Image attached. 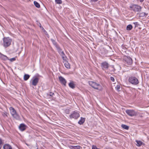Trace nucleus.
I'll list each match as a JSON object with an SVG mask.
<instances>
[{
    "label": "nucleus",
    "instance_id": "obj_1",
    "mask_svg": "<svg viewBox=\"0 0 149 149\" xmlns=\"http://www.w3.org/2000/svg\"><path fill=\"white\" fill-rule=\"evenodd\" d=\"M12 40L9 37L3 38V46L5 47L9 46L11 44Z\"/></svg>",
    "mask_w": 149,
    "mask_h": 149
},
{
    "label": "nucleus",
    "instance_id": "obj_2",
    "mask_svg": "<svg viewBox=\"0 0 149 149\" xmlns=\"http://www.w3.org/2000/svg\"><path fill=\"white\" fill-rule=\"evenodd\" d=\"M128 81L129 82L133 85H136L139 83L138 79L135 77L131 76L129 77Z\"/></svg>",
    "mask_w": 149,
    "mask_h": 149
},
{
    "label": "nucleus",
    "instance_id": "obj_3",
    "mask_svg": "<svg viewBox=\"0 0 149 149\" xmlns=\"http://www.w3.org/2000/svg\"><path fill=\"white\" fill-rule=\"evenodd\" d=\"M80 117L79 113L77 111H73L69 116L70 118L71 119H77Z\"/></svg>",
    "mask_w": 149,
    "mask_h": 149
},
{
    "label": "nucleus",
    "instance_id": "obj_4",
    "mask_svg": "<svg viewBox=\"0 0 149 149\" xmlns=\"http://www.w3.org/2000/svg\"><path fill=\"white\" fill-rule=\"evenodd\" d=\"M89 84L91 86L95 89H99L101 87L100 84H97L96 82L93 81H89Z\"/></svg>",
    "mask_w": 149,
    "mask_h": 149
},
{
    "label": "nucleus",
    "instance_id": "obj_5",
    "mask_svg": "<svg viewBox=\"0 0 149 149\" xmlns=\"http://www.w3.org/2000/svg\"><path fill=\"white\" fill-rule=\"evenodd\" d=\"M131 10L135 12H139L141 10V8L140 6L134 4L130 7Z\"/></svg>",
    "mask_w": 149,
    "mask_h": 149
},
{
    "label": "nucleus",
    "instance_id": "obj_6",
    "mask_svg": "<svg viewBox=\"0 0 149 149\" xmlns=\"http://www.w3.org/2000/svg\"><path fill=\"white\" fill-rule=\"evenodd\" d=\"M126 113L129 116L132 117L137 115V112L133 110H127L126 111Z\"/></svg>",
    "mask_w": 149,
    "mask_h": 149
},
{
    "label": "nucleus",
    "instance_id": "obj_7",
    "mask_svg": "<svg viewBox=\"0 0 149 149\" xmlns=\"http://www.w3.org/2000/svg\"><path fill=\"white\" fill-rule=\"evenodd\" d=\"M109 66V64L106 61L103 62L101 63V67L103 70H107Z\"/></svg>",
    "mask_w": 149,
    "mask_h": 149
},
{
    "label": "nucleus",
    "instance_id": "obj_8",
    "mask_svg": "<svg viewBox=\"0 0 149 149\" xmlns=\"http://www.w3.org/2000/svg\"><path fill=\"white\" fill-rule=\"evenodd\" d=\"M124 61L128 65H131L132 63V60L130 56H127L124 59Z\"/></svg>",
    "mask_w": 149,
    "mask_h": 149
},
{
    "label": "nucleus",
    "instance_id": "obj_9",
    "mask_svg": "<svg viewBox=\"0 0 149 149\" xmlns=\"http://www.w3.org/2000/svg\"><path fill=\"white\" fill-rule=\"evenodd\" d=\"M59 79L62 84L66 86L67 81L62 76H60L59 77Z\"/></svg>",
    "mask_w": 149,
    "mask_h": 149
},
{
    "label": "nucleus",
    "instance_id": "obj_10",
    "mask_svg": "<svg viewBox=\"0 0 149 149\" xmlns=\"http://www.w3.org/2000/svg\"><path fill=\"white\" fill-rule=\"evenodd\" d=\"M39 81V79L37 77H36L32 81V84L34 86L37 85Z\"/></svg>",
    "mask_w": 149,
    "mask_h": 149
},
{
    "label": "nucleus",
    "instance_id": "obj_11",
    "mask_svg": "<svg viewBox=\"0 0 149 149\" xmlns=\"http://www.w3.org/2000/svg\"><path fill=\"white\" fill-rule=\"evenodd\" d=\"M26 127V126L24 124H21L19 126V130L22 131L25 130Z\"/></svg>",
    "mask_w": 149,
    "mask_h": 149
},
{
    "label": "nucleus",
    "instance_id": "obj_12",
    "mask_svg": "<svg viewBox=\"0 0 149 149\" xmlns=\"http://www.w3.org/2000/svg\"><path fill=\"white\" fill-rule=\"evenodd\" d=\"M0 57L2 60L4 61H6L9 59V58L6 55L2 54L0 52Z\"/></svg>",
    "mask_w": 149,
    "mask_h": 149
},
{
    "label": "nucleus",
    "instance_id": "obj_13",
    "mask_svg": "<svg viewBox=\"0 0 149 149\" xmlns=\"http://www.w3.org/2000/svg\"><path fill=\"white\" fill-rule=\"evenodd\" d=\"M4 149H12L11 146L8 144H5L3 146Z\"/></svg>",
    "mask_w": 149,
    "mask_h": 149
},
{
    "label": "nucleus",
    "instance_id": "obj_14",
    "mask_svg": "<svg viewBox=\"0 0 149 149\" xmlns=\"http://www.w3.org/2000/svg\"><path fill=\"white\" fill-rule=\"evenodd\" d=\"M85 121L84 118L81 117L78 123L80 125H82L84 122Z\"/></svg>",
    "mask_w": 149,
    "mask_h": 149
},
{
    "label": "nucleus",
    "instance_id": "obj_15",
    "mask_svg": "<svg viewBox=\"0 0 149 149\" xmlns=\"http://www.w3.org/2000/svg\"><path fill=\"white\" fill-rule=\"evenodd\" d=\"M10 113L12 115H14V114L16 112L14 109L12 107H10Z\"/></svg>",
    "mask_w": 149,
    "mask_h": 149
},
{
    "label": "nucleus",
    "instance_id": "obj_16",
    "mask_svg": "<svg viewBox=\"0 0 149 149\" xmlns=\"http://www.w3.org/2000/svg\"><path fill=\"white\" fill-rule=\"evenodd\" d=\"M136 142L137 143L136 145L138 146H140L143 144H144V143L140 141L136 140Z\"/></svg>",
    "mask_w": 149,
    "mask_h": 149
},
{
    "label": "nucleus",
    "instance_id": "obj_17",
    "mask_svg": "<svg viewBox=\"0 0 149 149\" xmlns=\"http://www.w3.org/2000/svg\"><path fill=\"white\" fill-rule=\"evenodd\" d=\"M70 148L71 149H80L81 146H70Z\"/></svg>",
    "mask_w": 149,
    "mask_h": 149
},
{
    "label": "nucleus",
    "instance_id": "obj_18",
    "mask_svg": "<svg viewBox=\"0 0 149 149\" xmlns=\"http://www.w3.org/2000/svg\"><path fill=\"white\" fill-rule=\"evenodd\" d=\"M68 85L72 89H74L75 88V84L72 81H71L69 84Z\"/></svg>",
    "mask_w": 149,
    "mask_h": 149
},
{
    "label": "nucleus",
    "instance_id": "obj_19",
    "mask_svg": "<svg viewBox=\"0 0 149 149\" xmlns=\"http://www.w3.org/2000/svg\"><path fill=\"white\" fill-rule=\"evenodd\" d=\"M148 15V13H145L143 12L139 13V15L140 17H143L145 16L146 17Z\"/></svg>",
    "mask_w": 149,
    "mask_h": 149
},
{
    "label": "nucleus",
    "instance_id": "obj_20",
    "mask_svg": "<svg viewBox=\"0 0 149 149\" xmlns=\"http://www.w3.org/2000/svg\"><path fill=\"white\" fill-rule=\"evenodd\" d=\"M64 65L65 67L68 69L70 68V65L69 63H68L67 61H65V62L64 63Z\"/></svg>",
    "mask_w": 149,
    "mask_h": 149
},
{
    "label": "nucleus",
    "instance_id": "obj_21",
    "mask_svg": "<svg viewBox=\"0 0 149 149\" xmlns=\"http://www.w3.org/2000/svg\"><path fill=\"white\" fill-rule=\"evenodd\" d=\"M30 77V76L28 74H25L24 75V79L25 81H26L29 79Z\"/></svg>",
    "mask_w": 149,
    "mask_h": 149
},
{
    "label": "nucleus",
    "instance_id": "obj_22",
    "mask_svg": "<svg viewBox=\"0 0 149 149\" xmlns=\"http://www.w3.org/2000/svg\"><path fill=\"white\" fill-rule=\"evenodd\" d=\"M12 116L14 118L16 119H18L19 118V116L16 112Z\"/></svg>",
    "mask_w": 149,
    "mask_h": 149
},
{
    "label": "nucleus",
    "instance_id": "obj_23",
    "mask_svg": "<svg viewBox=\"0 0 149 149\" xmlns=\"http://www.w3.org/2000/svg\"><path fill=\"white\" fill-rule=\"evenodd\" d=\"M55 47L56 48V49L59 54L61 52L63 51H62V49H61V47L59 45H58Z\"/></svg>",
    "mask_w": 149,
    "mask_h": 149
},
{
    "label": "nucleus",
    "instance_id": "obj_24",
    "mask_svg": "<svg viewBox=\"0 0 149 149\" xmlns=\"http://www.w3.org/2000/svg\"><path fill=\"white\" fill-rule=\"evenodd\" d=\"M51 40L53 44L54 45V46L55 47L58 45L57 44L56 42L55 41V40L52 39H51Z\"/></svg>",
    "mask_w": 149,
    "mask_h": 149
},
{
    "label": "nucleus",
    "instance_id": "obj_25",
    "mask_svg": "<svg viewBox=\"0 0 149 149\" xmlns=\"http://www.w3.org/2000/svg\"><path fill=\"white\" fill-rule=\"evenodd\" d=\"M121 127L123 129L128 130L129 129V127L127 125L124 124H122L121 125Z\"/></svg>",
    "mask_w": 149,
    "mask_h": 149
},
{
    "label": "nucleus",
    "instance_id": "obj_26",
    "mask_svg": "<svg viewBox=\"0 0 149 149\" xmlns=\"http://www.w3.org/2000/svg\"><path fill=\"white\" fill-rule=\"evenodd\" d=\"M132 28V26L131 24H129L128 25L126 28V29L127 30L130 31L131 30Z\"/></svg>",
    "mask_w": 149,
    "mask_h": 149
},
{
    "label": "nucleus",
    "instance_id": "obj_27",
    "mask_svg": "<svg viewBox=\"0 0 149 149\" xmlns=\"http://www.w3.org/2000/svg\"><path fill=\"white\" fill-rule=\"evenodd\" d=\"M34 3L35 6L38 8H40V6L39 4L36 1L34 2Z\"/></svg>",
    "mask_w": 149,
    "mask_h": 149
},
{
    "label": "nucleus",
    "instance_id": "obj_28",
    "mask_svg": "<svg viewBox=\"0 0 149 149\" xmlns=\"http://www.w3.org/2000/svg\"><path fill=\"white\" fill-rule=\"evenodd\" d=\"M3 144V142L2 139L0 138V149L1 148L2 145Z\"/></svg>",
    "mask_w": 149,
    "mask_h": 149
},
{
    "label": "nucleus",
    "instance_id": "obj_29",
    "mask_svg": "<svg viewBox=\"0 0 149 149\" xmlns=\"http://www.w3.org/2000/svg\"><path fill=\"white\" fill-rule=\"evenodd\" d=\"M56 3L58 4H61L62 3L61 0H55Z\"/></svg>",
    "mask_w": 149,
    "mask_h": 149
},
{
    "label": "nucleus",
    "instance_id": "obj_30",
    "mask_svg": "<svg viewBox=\"0 0 149 149\" xmlns=\"http://www.w3.org/2000/svg\"><path fill=\"white\" fill-rule=\"evenodd\" d=\"M133 24H134L135 25V27H138L139 26V24L138 23V22H135L133 23Z\"/></svg>",
    "mask_w": 149,
    "mask_h": 149
},
{
    "label": "nucleus",
    "instance_id": "obj_31",
    "mask_svg": "<svg viewBox=\"0 0 149 149\" xmlns=\"http://www.w3.org/2000/svg\"><path fill=\"white\" fill-rule=\"evenodd\" d=\"M59 54L62 56V57L65 56V55L63 51L62 52L60 53H59Z\"/></svg>",
    "mask_w": 149,
    "mask_h": 149
},
{
    "label": "nucleus",
    "instance_id": "obj_32",
    "mask_svg": "<svg viewBox=\"0 0 149 149\" xmlns=\"http://www.w3.org/2000/svg\"><path fill=\"white\" fill-rule=\"evenodd\" d=\"M8 60H9L11 62H13L15 61L16 60V58L15 57L13 58L10 59H9Z\"/></svg>",
    "mask_w": 149,
    "mask_h": 149
},
{
    "label": "nucleus",
    "instance_id": "obj_33",
    "mask_svg": "<svg viewBox=\"0 0 149 149\" xmlns=\"http://www.w3.org/2000/svg\"><path fill=\"white\" fill-rule=\"evenodd\" d=\"M40 27L43 30V31L44 32H46V31L44 29V28L43 27L41 26V24L40 23Z\"/></svg>",
    "mask_w": 149,
    "mask_h": 149
},
{
    "label": "nucleus",
    "instance_id": "obj_34",
    "mask_svg": "<svg viewBox=\"0 0 149 149\" xmlns=\"http://www.w3.org/2000/svg\"><path fill=\"white\" fill-rule=\"evenodd\" d=\"M116 90L118 91H119V89L120 88V85H118L116 87Z\"/></svg>",
    "mask_w": 149,
    "mask_h": 149
},
{
    "label": "nucleus",
    "instance_id": "obj_35",
    "mask_svg": "<svg viewBox=\"0 0 149 149\" xmlns=\"http://www.w3.org/2000/svg\"><path fill=\"white\" fill-rule=\"evenodd\" d=\"M65 112L67 114H69L70 112V110L68 109H66L65 111Z\"/></svg>",
    "mask_w": 149,
    "mask_h": 149
},
{
    "label": "nucleus",
    "instance_id": "obj_36",
    "mask_svg": "<svg viewBox=\"0 0 149 149\" xmlns=\"http://www.w3.org/2000/svg\"><path fill=\"white\" fill-rule=\"evenodd\" d=\"M54 95V93L52 92H50L49 93V95L50 96H53Z\"/></svg>",
    "mask_w": 149,
    "mask_h": 149
},
{
    "label": "nucleus",
    "instance_id": "obj_37",
    "mask_svg": "<svg viewBox=\"0 0 149 149\" xmlns=\"http://www.w3.org/2000/svg\"><path fill=\"white\" fill-rule=\"evenodd\" d=\"M62 58L65 61H66L67 57L66 56H65L62 57Z\"/></svg>",
    "mask_w": 149,
    "mask_h": 149
},
{
    "label": "nucleus",
    "instance_id": "obj_38",
    "mask_svg": "<svg viewBox=\"0 0 149 149\" xmlns=\"http://www.w3.org/2000/svg\"><path fill=\"white\" fill-rule=\"evenodd\" d=\"M92 149H98V148L95 146L93 145L92 147Z\"/></svg>",
    "mask_w": 149,
    "mask_h": 149
},
{
    "label": "nucleus",
    "instance_id": "obj_39",
    "mask_svg": "<svg viewBox=\"0 0 149 149\" xmlns=\"http://www.w3.org/2000/svg\"><path fill=\"white\" fill-rule=\"evenodd\" d=\"M110 79L112 81H114L115 80L114 77H110Z\"/></svg>",
    "mask_w": 149,
    "mask_h": 149
},
{
    "label": "nucleus",
    "instance_id": "obj_40",
    "mask_svg": "<svg viewBox=\"0 0 149 149\" xmlns=\"http://www.w3.org/2000/svg\"><path fill=\"white\" fill-rule=\"evenodd\" d=\"M92 1H98V0H91Z\"/></svg>",
    "mask_w": 149,
    "mask_h": 149
},
{
    "label": "nucleus",
    "instance_id": "obj_41",
    "mask_svg": "<svg viewBox=\"0 0 149 149\" xmlns=\"http://www.w3.org/2000/svg\"><path fill=\"white\" fill-rule=\"evenodd\" d=\"M5 114V115L6 116H7V115L6 114Z\"/></svg>",
    "mask_w": 149,
    "mask_h": 149
},
{
    "label": "nucleus",
    "instance_id": "obj_42",
    "mask_svg": "<svg viewBox=\"0 0 149 149\" xmlns=\"http://www.w3.org/2000/svg\"><path fill=\"white\" fill-rule=\"evenodd\" d=\"M36 149H38V148H36Z\"/></svg>",
    "mask_w": 149,
    "mask_h": 149
}]
</instances>
